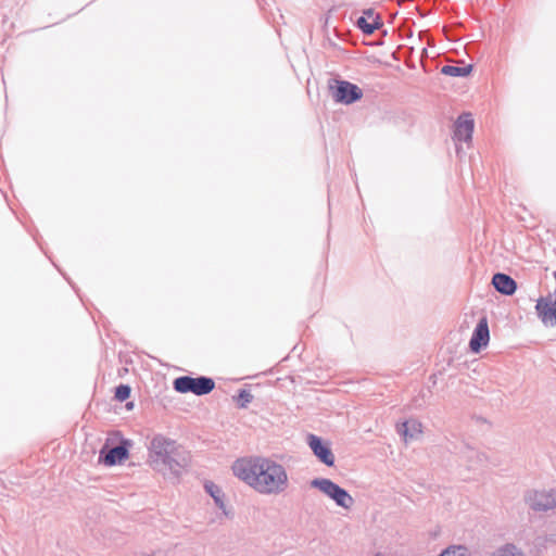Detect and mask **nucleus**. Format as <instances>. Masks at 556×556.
Instances as JSON below:
<instances>
[{"label": "nucleus", "mask_w": 556, "mask_h": 556, "mask_svg": "<svg viewBox=\"0 0 556 556\" xmlns=\"http://www.w3.org/2000/svg\"><path fill=\"white\" fill-rule=\"evenodd\" d=\"M231 468L237 478L263 495L280 494L289 485L286 468L268 457L239 458Z\"/></svg>", "instance_id": "nucleus-1"}, {"label": "nucleus", "mask_w": 556, "mask_h": 556, "mask_svg": "<svg viewBox=\"0 0 556 556\" xmlns=\"http://www.w3.org/2000/svg\"><path fill=\"white\" fill-rule=\"evenodd\" d=\"M477 457H478V460H479V462H483V459H484V456H483V455H478Z\"/></svg>", "instance_id": "nucleus-21"}, {"label": "nucleus", "mask_w": 556, "mask_h": 556, "mask_svg": "<svg viewBox=\"0 0 556 556\" xmlns=\"http://www.w3.org/2000/svg\"><path fill=\"white\" fill-rule=\"evenodd\" d=\"M126 406H127V408H130V407H132V406H134V404L130 402V403H127V405H126Z\"/></svg>", "instance_id": "nucleus-22"}, {"label": "nucleus", "mask_w": 556, "mask_h": 556, "mask_svg": "<svg viewBox=\"0 0 556 556\" xmlns=\"http://www.w3.org/2000/svg\"><path fill=\"white\" fill-rule=\"evenodd\" d=\"M438 556H471V552L464 544H452L445 547Z\"/></svg>", "instance_id": "nucleus-15"}, {"label": "nucleus", "mask_w": 556, "mask_h": 556, "mask_svg": "<svg viewBox=\"0 0 556 556\" xmlns=\"http://www.w3.org/2000/svg\"><path fill=\"white\" fill-rule=\"evenodd\" d=\"M364 14H366L368 16H371L374 14V10L372 9H368V10L364 11Z\"/></svg>", "instance_id": "nucleus-20"}, {"label": "nucleus", "mask_w": 556, "mask_h": 556, "mask_svg": "<svg viewBox=\"0 0 556 556\" xmlns=\"http://www.w3.org/2000/svg\"><path fill=\"white\" fill-rule=\"evenodd\" d=\"M149 451L151 466L165 477L178 478L190 462L189 454L180 448L176 441L162 434L151 440Z\"/></svg>", "instance_id": "nucleus-2"}, {"label": "nucleus", "mask_w": 556, "mask_h": 556, "mask_svg": "<svg viewBox=\"0 0 556 556\" xmlns=\"http://www.w3.org/2000/svg\"><path fill=\"white\" fill-rule=\"evenodd\" d=\"M130 445L128 439H122L115 446L104 444L99 451V463L109 467L122 464L129 456Z\"/></svg>", "instance_id": "nucleus-6"}, {"label": "nucleus", "mask_w": 556, "mask_h": 556, "mask_svg": "<svg viewBox=\"0 0 556 556\" xmlns=\"http://www.w3.org/2000/svg\"><path fill=\"white\" fill-rule=\"evenodd\" d=\"M526 503L535 511H546L556 506V490L530 491L525 496Z\"/></svg>", "instance_id": "nucleus-7"}, {"label": "nucleus", "mask_w": 556, "mask_h": 556, "mask_svg": "<svg viewBox=\"0 0 556 556\" xmlns=\"http://www.w3.org/2000/svg\"><path fill=\"white\" fill-rule=\"evenodd\" d=\"M329 91L336 103L350 105L363 98V90L356 85L344 79H330Z\"/></svg>", "instance_id": "nucleus-4"}, {"label": "nucleus", "mask_w": 556, "mask_h": 556, "mask_svg": "<svg viewBox=\"0 0 556 556\" xmlns=\"http://www.w3.org/2000/svg\"><path fill=\"white\" fill-rule=\"evenodd\" d=\"M131 393V388L128 384H119L115 388L114 397L118 402L126 401Z\"/></svg>", "instance_id": "nucleus-19"}, {"label": "nucleus", "mask_w": 556, "mask_h": 556, "mask_svg": "<svg viewBox=\"0 0 556 556\" xmlns=\"http://www.w3.org/2000/svg\"><path fill=\"white\" fill-rule=\"evenodd\" d=\"M473 66L471 64L465 66L457 65H444L441 67V74L451 77H467L472 72Z\"/></svg>", "instance_id": "nucleus-14"}, {"label": "nucleus", "mask_w": 556, "mask_h": 556, "mask_svg": "<svg viewBox=\"0 0 556 556\" xmlns=\"http://www.w3.org/2000/svg\"><path fill=\"white\" fill-rule=\"evenodd\" d=\"M253 401V395L247 389H240L236 396V402L239 408H247L248 405Z\"/></svg>", "instance_id": "nucleus-18"}, {"label": "nucleus", "mask_w": 556, "mask_h": 556, "mask_svg": "<svg viewBox=\"0 0 556 556\" xmlns=\"http://www.w3.org/2000/svg\"><path fill=\"white\" fill-rule=\"evenodd\" d=\"M173 388L178 393H193L198 396L211 393L215 388V381L206 376L191 377L180 376L174 379Z\"/></svg>", "instance_id": "nucleus-3"}, {"label": "nucleus", "mask_w": 556, "mask_h": 556, "mask_svg": "<svg viewBox=\"0 0 556 556\" xmlns=\"http://www.w3.org/2000/svg\"><path fill=\"white\" fill-rule=\"evenodd\" d=\"M2 485H3V481L0 479V486H2Z\"/></svg>", "instance_id": "nucleus-23"}, {"label": "nucleus", "mask_w": 556, "mask_h": 556, "mask_svg": "<svg viewBox=\"0 0 556 556\" xmlns=\"http://www.w3.org/2000/svg\"><path fill=\"white\" fill-rule=\"evenodd\" d=\"M357 27L366 35H371L375 33L376 29H378L382 24L377 17L372 22H368L365 16H361L357 18L356 22Z\"/></svg>", "instance_id": "nucleus-16"}, {"label": "nucleus", "mask_w": 556, "mask_h": 556, "mask_svg": "<svg viewBox=\"0 0 556 556\" xmlns=\"http://www.w3.org/2000/svg\"><path fill=\"white\" fill-rule=\"evenodd\" d=\"M490 341L488 318L483 315L475 327L469 340V349L472 353H480Z\"/></svg>", "instance_id": "nucleus-9"}, {"label": "nucleus", "mask_w": 556, "mask_h": 556, "mask_svg": "<svg viewBox=\"0 0 556 556\" xmlns=\"http://www.w3.org/2000/svg\"><path fill=\"white\" fill-rule=\"evenodd\" d=\"M205 491L210 494V496L214 500L215 505L226 513V505L224 502V493L222 489L212 481H206L204 483Z\"/></svg>", "instance_id": "nucleus-13"}, {"label": "nucleus", "mask_w": 556, "mask_h": 556, "mask_svg": "<svg viewBox=\"0 0 556 556\" xmlns=\"http://www.w3.org/2000/svg\"><path fill=\"white\" fill-rule=\"evenodd\" d=\"M492 286L498 293L506 296L513 295L517 290L516 280L505 273L494 274L492 277Z\"/></svg>", "instance_id": "nucleus-11"}, {"label": "nucleus", "mask_w": 556, "mask_h": 556, "mask_svg": "<svg viewBox=\"0 0 556 556\" xmlns=\"http://www.w3.org/2000/svg\"><path fill=\"white\" fill-rule=\"evenodd\" d=\"M475 121L470 112L462 113L454 123L453 139L460 142H469L472 139Z\"/></svg>", "instance_id": "nucleus-10"}, {"label": "nucleus", "mask_w": 556, "mask_h": 556, "mask_svg": "<svg viewBox=\"0 0 556 556\" xmlns=\"http://www.w3.org/2000/svg\"><path fill=\"white\" fill-rule=\"evenodd\" d=\"M311 486L323 492L339 507L349 509L354 504L349 492L328 478H315L311 481Z\"/></svg>", "instance_id": "nucleus-5"}, {"label": "nucleus", "mask_w": 556, "mask_h": 556, "mask_svg": "<svg viewBox=\"0 0 556 556\" xmlns=\"http://www.w3.org/2000/svg\"><path fill=\"white\" fill-rule=\"evenodd\" d=\"M307 444L320 463L328 467L334 465V455L329 444L325 442L320 437L309 433L307 435Z\"/></svg>", "instance_id": "nucleus-8"}, {"label": "nucleus", "mask_w": 556, "mask_h": 556, "mask_svg": "<svg viewBox=\"0 0 556 556\" xmlns=\"http://www.w3.org/2000/svg\"><path fill=\"white\" fill-rule=\"evenodd\" d=\"M491 556H525L522 551L515 544L507 543L498 547Z\"/></svg>", "instance_id": "nucleus-17"}, {"label": "nucleus", "mask_w": 556, "mask_h": 556, "mask_svg": "<svg viewBox=\"0 0 556 556\" xmlns=\"http://www.w3.org/2000/svg\"><path fill=\"white\" fill-rule=\"evenodd\" d=\"M396 428L405 441L414 439L416 434L421 432V424L417 420H406L397 425Z\"/></svg>", "instance_id": "nucleus-12"}]
</instances>
